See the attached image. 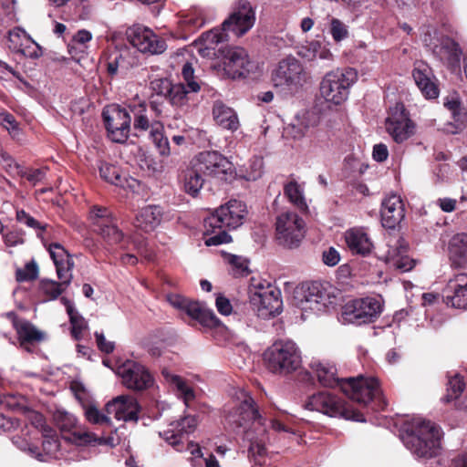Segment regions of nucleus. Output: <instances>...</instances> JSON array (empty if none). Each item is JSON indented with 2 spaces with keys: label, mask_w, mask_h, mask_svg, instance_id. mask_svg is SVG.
<instances>
[{
  "label": "nucleus",
  "mask_w": 467,
  "mask_h": 467,
  "mask_svg": "<svg viewBox=\"0 0 467 467\" xmlns=\"http://www.w3.org/2000/svg\"><path fill=\"white\" fill-rule=\"evenodd\" d=\"M105 126L111 140L122 143L126 141L130 130L131 118L125 108L113 105L102 112Z\"/></svg>",
  "instance_id": "nucleus-19"
},
{
  "label": "nucleus",
  "mask_w": 467,
  "mask_h": 467,
  "mask_svg": "<svg viewBox=\"0 0 467 467\" xmlns=\"http://www.w3.org/2000/svg\"><path fill=\"white\" fill-rule=\"evenodd\" d=\"M162 215L163 211L160 206H145L137 214L135 226L145 232H151L161 223Z\"/></svg>",
  "instance_id": "nucleus-33"
},
{
  "label": "nucleus",
  "mask_w": 467,
  "mask_h": 467,
  "mask_svg": "<svg viewBox=\"0 0 467 467\" xmlns=\"http://www.w3.org/2000/svg\"><path fill=\"white\" fill-rule=\"evenodd\" d=\"M130 44L141 53L161 54L166 48V42L154 32L141 25H133L126 30Z\"/></svg>",
  "instance_id": "nucleus-18"
},
{
  "label": "nucleus",
  "mask_w": 467,
  "mask_h": 467,
  "mask_svg": "<svg viewBox=\"0 0 467 467\" xmlns=\"http://www.w3.org/2000/svg\"><path fill=\"white\" fill-rule=\"evenodd\" d=\"M465 383L459 375L453 376L448 382V395L449 400L457 399L464 390Z\"/></svg>",
  "instance_id": "nucleus-58"
},
{
  "label": "nucleus",
  "mask_w": 467,
  "mask_h": 467,
  "mask_svg": "<svg viewBox=\"0 0 467 467\" xmlns=\"http://www.w3.org/2000/svg\"><path fill=\"white\" fill-rule=\"evenodd\" d=\"M196 426V418L194 416H186L180 420L171 422L167 430L160 432V436L176 451H182L181 443L183 435L192 432Z\"/></svg>",
  "instance_id": "nucleus-27"
},
{
  "label": "nucleus",
  "mask_w": 467,
  "mask_h": 467,
  "mask_svg": "<svg viewBox=\"0 0 467 467\" xmlns=\"http://www.w3.org/2000/svg\"><path fill=\"white\" fill-rule=\"evenodd\" d=\"M345 240L348 247L353 254L367 255L373 248L371 240L362 228H352L348 230L345 233Z\"/></svg>",
  "instance_id": "nucleus-32"
},
{
  "label": "nucleus",
  "mask_w": 467,
  "mask_h": 467,
  "mask_svg": "<svg viewBox=\"0 0 467 467\" xmlns=\"http://www.w3.org/2000/svg\"><path fill=\"white\" fill-rule=\"evenodd\" d=\"M449 254L453 265L462 266L467 264V234H456L451 238Z\"/></svg>",
  "instance_id": "nucleus-35"
},
{
  "label": "nucleus",
  "mask_w": 467,
  "mask_h": 467,
  "mask_svg": "<svg viewBox=\"0 0 467 467\" xmlns=\"http://www.w3.org/2000/svg\"><path fill=\"white\" fill-rule=\"evenodd\" d=\"M135 65V59L129 52L116 54L110 57L107 64V70L110 76L118 74L126 75Z\"/></svg>",
  "instance_id": "nucleus-40"
},
{
  "label": "nucleus",
  "mask_w": 467,
  "mask_h": 467,
  "mask_svg": "<svg viewBox=\"0 0 467 467\" xmlns=\"http://www.w3.org/2000/svg\"><path fill=\"white\" fill-rule=\"evenodd\" d=\"M161 373L165 380L173 386L177 395L182 399L185 406L189 407L190 402L195 399L193 389L182 377L172 374L166 368Z\"/></svg>",
  "instance_id": "nucleus-37"
},
{
  "label": "nucleus",
  "mask_w": 467,
  "mask_h": 467,
  "mask_svg": "<svg viewBox=\"0 0 467 467\" xmlns=\"http://www.w3.org/2000/svg\"><path fill=\"white\" fill-rule=\"evenodd\" d=\"M323 263L328 266H335L340 260L339 253L334 248L329 247L322 254Z\"/></svg>",
  "instance_id": "nucleus-63"
},
{
  "label": "nucleus",
  "mask_w": 467,
  "mask_h": 467,
  "mask_svg": "<svg viewBox=\"0 0 467 467\" xmlns=\"http://www.w3.org/2000/svg\"><path fill=\"white\" fill-rule=\"evenodd\" d=\"M246 214V205L241 201L231 200L221 205L204 219L205 234H211L206 237L205 244L212 246L229 243L231 236L227 231L242 225Z\"/></svg>",
  "instance_id": "nucleus-3"
},
{
  "label": "nucleus",
  "mask_w": 467,
  "mask_h": 467,
  "mask_svg": "<svg viewBox=\"0 0 467 467\" xmlns=\"http://www.w3.org/2000/svg\"><path fill=\"white\" fill-rule=\"evenodd\" d=\"M48 251L56 265L60 282L43 279L39 283V291L46 296L44 301L57 299L70 284L72 279L73 260L67 250L58 243L49 244Z\"/></svg>",
  "instance_id": "nucleus-6"
},
{
  "label": "nucleus",
  "mask_w": 467,
  "mask_h": 467,
  "mask_svg": "<svg viewBox=\"0 0 467 467\" xmlns=\"http://www.w3.org/2000/svg\"><path fill=\"white\" fill-rule=\"evenodd\" d=\"M433 53L449 65L457 64L460 60L461 51L457 43L449 37L442 38L439 44L430 43Z\"/></svg>",
  "instance_id": "nucleus-34"
},
{
  "label": "nucleus",
  "mask_w": 467,
  "mask_h": 467,
  "mask_svg": "<svg viewBox=\"0 0 467 467\" xmlns=\"http://www.w3.org/2000/svg\"><path fill=\"white\" fill-rule=\"evenodd\" d=\"M213 118L218 125L223 129L235 130L239 127L236 113L221 101H216L213 109Z\"/></svg>",
  "instance_id": "nucleus-36"
},
{
  "label": "nucleus",
  "mask_w": 467,
  "mask_h": 467,
  "mask_svg": "<svg viewBox=\"0 0 467 467\" xmlns=\"http://www.w3.org/2000/svg\"><path fill=\"white\" fill-rule=\"evenodd\" d=\"M20 426L19 420L15 418H7L0 414V430L4 432H11Z\"/></svg>",
  "instance_id": "nucleus-62"
},
{
  "label": "nucleus",
  "mask_w": 467,
  "mask_h": 467,
  "mask_svg": "<svg viewBox=\"0 0 467 467\" xmlns=\"http://www.w3.org/2000/svg\"><path fill=\"white\" fill-rule=\"evenodd\" d=\"M99 174L106 182L119 187L129 186V180L123 175L120 169L109 163H102L99 166Z\"/></svg>",
  "instance_id": "nucleus-43"
},
{
  "label": "nucleus",
  "mask_w": 467,
  "mask_h": 467,
  "mask_svg": "<svg viewBox=\"0 0 467 467\" xmlns=\"http://www.w3.org/2000/svg\"><path fill=\"white\" fill-rule=\"evenodd\" d=\"M203 176L202 172L199 171L198 167L192 161L191 167H189L183 174L184 191L192 196H196L203 186Z\"/></svg>",
  "instance_id": "nucleus-38"
},
{
  "label": "nucleus",
  "mask_w": 467,
  "mask_h": 467,
  "mask_svg": "<svg viewBox=\"0 0 467 467\" xmlns=\"http://www.w3.org/2000/svg\"><path fill=\"white\" fill-rule=\"evenodd\" d=\"M43 436V450L47 454H53L59 449V441L57 439V431L53 429H44Z\"/></svg>",
  "instance_id": "nucleus-49"
},
{
  "label": "nucleus",
  "mask_w": 467,
  "mask_h": 467,
  "mask_svg": "<svg viewBox=\"0 0 467 467\" xmlns=\"http://www.w3.org/2000/svg\"><path fill=\"white\" fill-rule=\"evenodd\" d=\"M172 83L167 78L156 79L151 82V88L158 96L166 98L171 88Z\"/></svg>",
  "instance_id": "nucleus-61"
},
{
  "label": "nucleus",
  "mask_w": 467,
  "mask_h": 467,
  "mask_svg": "<svg viewBox=\"0 0 467 467\" xmlns=\"http://www.w3.org/2000/svg\"><path fill=\"white\" fill-rule=\"evenodd\" d=\"M308 78V73L304 66L294 57L282 59L272 72L274 87L284 92L297 91Z\"/></svg>",
  "instance_id": "nucleus-11"
},
{
  "label": "nucleus",
  "mask_w": 467,
  "mask_h": 467,
  "mask_svg": "<svg viewBox=\"0 0 467 467\" xmlns=\"http://www.w3.org/2000/svg\"><path fill=\"white\" fill-rule=\"evenodd\" d=\"M444 106L451 112L454 121V130H451V132H460L463 129L464 123L467 119V114L464 108L462 107L460 100L456 98H451V99L444 101Z\"/></svg>",
  "instance_id": "nucleus-42"
},
{
  "label": "nucleus",
  "mask_w": 467,
  "mask_h": 467,
  "mask_svg": "<svg viewBox=\"0 0 467 467\" xmlns=\"http://www.w3.org/2000/svg\"><path fill=\"white\" fill-rule=\"evenodd\" d=\"M267 368L278 375H288L296 371L302 364L301 352L291 340L276 341L264 353Z\"/></svg>",
  "instance_id": "nucleus-7"
},
{
  "label": "nucleus",
  "mask_w": 467,
  "mask_h": 467,
  "mask_svg": "<svg viewBox=\"0 0 467 467\" xmlns=\"http://www.w3.org/2000/svg\"><path fill=\"white\" fill-rule=\"evenodd\" d=\"M328 286V284L311 282L303 284L295 291L294 305L302 311V318L306 313H322L333 304Z\"/></svg>",
  "instance_id": "nucleus-9"
},
{
  "label": "nucleus",
  "mask_w": 467,
  "mask_h": 467,
  "mask_svg": "<svg viewBox=\"0 0 467 467\" xmlns=\"http://www.w3.org/2000/svg\"><path fill=\"white\" fill-rule=\"evenodd\" d=\"M192 161L204 176L227 180L233 173V164L217 151H202Z\"/></svg>",
  "instance_id": "nucleus-21"
},
{
  "label": "nucleus",
  "mask_w": 467,
  "mask_h": 467,
  "mask_svg": "<svg viewBox=\"0 0 467 467\" xmlns=\"http://www.w3.org/2000/svg\"><path fill=\"white\" fill-rule=\"evenodd\" d=\"M330 34L336 42H339L345 39L348 35L347 26L337 18H332L330 20Z\"/></svg>",
  "instance_id": "nucleus-57"
},
{
  "label": "nucleus",
  "mask_w": 467,
  "mask_h": 467,
  "mask_svg": "<svg viewBox=\"0 0 467 467\" xmlns=\"http://www.w3.org/2000/svg\"><path fill=\"white\" fill-rule=\"evenodd\" d=\"M229 35L226 31L221 28H213L207 31L199 37L196 45L199 47V54L203 57H215L218 55L216 46L220 43L228 41Z\"/></svg>",
  "instance_id": "nucleus-31"
},
{
  "label": "nucleus",
  "mask_w": 467,
  "mask_h": 467,
  "mask_svg": "<svg viewBox=\"0 0 467 467\" xmlns=\"http://www.w3.org/2000/svg\"><path fill=\"white\" fill-rule=\"evenodd\" d=\"M85 417L87 420L92 424H107L111 423L109 414H104L95 405H87L84 407Z\"/></svg>",
  "instance_id": "nucleus-47"
},
{
  "label": "nucleus",
  "mask_w": 467,
  "mask_h": 467,
  "mask_svg": "<svg viewBox=\"0 0 467 467\" xmlns=\"http://www.w3.org/2000/svg\"><path fill=\"white\" fill-rule=\"evenodd\" d=\"M446 304L455 308L467 309V274L455 275L448 282Z\"/></svg>",
  "instance_id": "nucleus-28"
},
{
  "label": "nucleus",
  "mask_w": 467,
  "mask_h": 467,
  "mask_svg": "<svg viewBox=\"0 0 467 467\" xmlns=\"http://www.w3.org/2000/svg\"><path fill=\"white\" fill-rule=\"evenodd\" d=\"M196 426V418L194 416H186L180 420L171 422L167 430L160 432V436L176 451H182L181 443L183 435L192 432Z\"/></svg>",
  "instance_id": "nucleus-26"
},
{
  "label": "nucleus",
  "mask_w": 467,
  "mask_h": 467,
  "mask_svg": "<svg viewBox=\"0 0 467 467\" xmlns=\"http://www.w3.org/2000/svg\"><path fill=\"white\" fill-rule=\"evenodd\" d=\"M304 408L330 417H341L360 422L366 420L362 413L347 405L337 397L325 391L311 395L305 402Z\"/></svg>",
  "instance_id": "nucleus-10"
},
{
  "label": "nucleus",
  "mask_w": 467,
  "mask_h": 467,
  "mask_svg": "<svg viewBox=\"0 0 467 467\" xmlns=\"http://www.w3.org/2000/svg\"><path fill=\"white\" fill-rule=\"evenodd\" d=\"M400 437L406 448L420 458L434 457L441 448L440 428L420 418L404 422Z\"/></svg>",
  "instance_id": "nucleus-4"
},
{
  "label": "nucleus",
  "mask_w": 467,
  "mask_h": 467,
  "mask_svg": "<svg viewBox=\"0 0 467 467\" xmlns=\"http://www.w3.org/2000/svg\"><path fill=\"white\" fill-rule=\"evenodd\" d=\"M0 119L3 127L9 132L13 138H17L20 134V130L16 118L8 113L3 112L0 114Z\"/></svg>",
  "instance_id": "nucleus-56"
},
{
  "label": "nucleus",
  "mask_w": 467,
  "mask_h": 467,
  "mask_svg": "<svg viewBox=\"0 0 467 467\" xmlns=\"http://www.w3.org/2000/svg\"><path fill=\"white\" fill-rule=\"evenodd\" d=\"M89 220L93 231L97 233L106 244L113 245L122 241L124 234L122 231L119 229L116 219L109 209L94 206L90 211Z\"/></svg>",
  "instance_id": "nucleus-16"
},
{
  "label": "nucleus",
  "mask_w": 467,
  "mask_h": 467,
  "mask_svg": "<svg viewBox=\"0 0 467 467\" xmlns=\"http://www.w3.org/2000/svg\"><path fill=\"white\" fill-rule=\"evenodd\" d=\"M227 260L234 276H244L249 274V261L246 258L231 254Z\"/></svg>",
  "instance_id": "nucleus-48"
},
{
  "label": "nucleus",
  "mask_w": 467,
  "mask_h": 467,
  "mask_svg": "<svg viewBox=\"0 0 467 467\" xmlns=\"http://www.w3.org/2000/svg\"><path fill=\"white\" fill-rule=\"evenodd\" d=\"M68 316L72 327L71 334L76 340H79L83 332L88 328L87 321L78 311Z\"/></svg>",
  "instance_id": "nucleus-51"
},
{
  "label": "nucleus",
  "mask_w": 467,
  "mask_h": 467,
  "mask_svg": "<svg viewBox=\"0 0 467 467\" xmlns=\"http://www.w3.org/2000/svg\"><path fill=\"white\" fill-rule=\"evenodd\" d=\"M305 236V222L294 212H283L275 219V238L286 248L299 246Z\"/></svg>",
  "instance_id": "nucleus-12"
},
{
  "label": "nucleus",
  "mask_w": 467,
  "mask_h": 467,
  "mask_svg": "<svg viewBox=\"0 0 467 467\" xmlns=\"http://www.w3.org/2000/svg\"><path fill=\"white\" fill-rule=\"evenodd\" d=\"M187 450L190 451L192 458L190 459L192 467H203V453L198 444L191 441L188 444Z\"/></svg>",
  "instance_id": "nucleus-60"
},
{
  "label": "nucleus",
  "mask_w": 467,
  "mask_h": 467,
  "mask_svg": "<svg viewBox=\"0 0 467 467\" xmlns=\"http://www.w3.org/2000/svg\"><path fill=\"white\" fill-rule=\"evenodd\" d=\"M116 374L121 378L122 384L129 389L143 391L154 384V379L142 364L127 359L116 368Z\"/></svg>",
  "instance_id": "nucleus-15"
},
{
  "label": "nucleus",
  "mask_w": 467,
  "mask_h": 467,
  "mask_svg": "<svg viewBox=\"0 0 467 467\" xmlns=\"http://www.w3.org/2000/svg\"><path fill=\"white\" fill-rule=\"evenodd\" d=\"M26 420L36 429L39 430L41 433L44 429H50L51 427L46 423L44 416L35 410L28 411L26 414Z\"/></svg>",
  "instance_id": "nucleus-59"
},
{
  "label": "nucleus",
  "mask_w": 467,
  "mask_h": 467,
  "mask_svg": "<svg viewBox=\"0 0 467 467\" xmlns=\"http://www.w3.org/2000/svg\"><path fill=\"white\" fill-rule=\"evenodd\" d=\"M16 220L26 224L27 227L32 228L34 230L38 231L37 236L42 238V232L46 230L47 224H43L38 222L36 219L32 217L29 213L25 212L24 210H19L16 212Z\"/></svg>",
  "instance_id": "nucleus-52"
},
{
  "label": "nucleus",
  "mask_w": 467,
  "mask_h": 467,
  "mask_svg": "<svg viewBox=\"0 0 467 467\" xmlns=\"http://www.w3.org/2000/svg\"><path fill=\"white\" fill-rule=\"evenodd\" d=\"M167 301L175 308L185 312L190 317L197 320L205 327H215L219 320L213 310L208 309L203 304L179 295L170 294L167 296Z\"/></svg>",
  "instance_id": "nucleus-20"
},
{
  "label": "nucleus",
  "mask_w": 467,
  "mask_h": 467,
  "mask_svg": "<svg viewBox=\"0 0 467 467\" xmlns=\"http://www.w3.org/2000/svg\"><path fill=\"white\" fill-rule=\"evenodd\" d=\"M217 310L219 313L224 316H228L232 313L233 307L230 300L223 296H219L215 302Z\"/></svg>",
  "instance_id": "nucleus-64"
},
{
  "label": "nucleus",
  "mask_w": 467,
  "mask_h": 467,
  "mask_svg": "<svg viewBox=\"0 0 467 467\" xmlns=\"http://www.w3.org/2000/svg\"><path fill=\"white\" fill-rule=\"evenodd\" d=\"M163 127L156 122L151 125L150 138L161 156H169L171 153L170 143L168 139L163 135Z\"/></svg>",
  "instance_id": "nucleus-44"
},
{
  "label": "nucleus",
  "mask_w": 467,
  "mask_h": 467,
  "mask_svg": "<svg viewBox=\"0 0 467 467\" xmlns=\"http://www.w3.org/2000/svg\"><path fill=\"white\" fill-rule=\"evenodd\" d=\"M6 316L12 321L21 346L38 343L45 339V333L37 329L31 322L17 317L14 312H9Z\"/></svg>",
  "instance_id": "nucleus-29"
},
{
  "label": "nucleus",
  "mask_w": 467,
  "mask_h": 467,
  "mask_svg": "<svg viewBox=\"0 0 467 467\" xmlns=\"http://www.w3.org/2000/svg\"><path fill=\"white\" fill-rule=\"evenodd\" d=\"M11 441L20 451L38 461H43V455L39 452L37 446L30 441V431L26 424L20 429V434L12 436Z\"/></svg>",
  "instance_id": "nucleus-39"
},
{
  "label": "nucleus",
  "mask_w": 467,
  "mask_h": 467,
  "mask_svg": "<svg viewBox=\"0 0 467 467\" xmlns=\"http://www.w3.org/2000/svg\"><path fill=\"white\" fill-rule=\"evenodd\" d=\"M248 296L250 306L258 317L268 319L282 312L281 292L266 280L252 277Z\"/></svg>",
  "instance_id": "nucleus-5"
},
{
  "label": "nucleus",
  "mask_w": 467,
  "mask_h": 467,
  "mask_svg": "<svg viewBox=\"0 0 467 467\" xmlns=\"http://www.w3.org/2000/svg\"><path fill=\"white\" fill-rule=\"evenodd\" d=\"M38 276V265L32 260L23 268H18L16 272V278L18 282L33 281Z\"/></svg>",
  "instance_id": "nucleus-50"
},
{
  "label": "nucleus",
  "mask_w": 467,
  "mask_h": 467,
  "mask_svg": "<svg viewBox=\"0 0 467 467\" xmlns=\"http://www.w3.org/2000/svg\"><path fill=\"white\" fill-rule=\"evenodd\" d=\"M238 399L240 402L227 411L226 422L236 433L244 434V439L249 441L248 456L255 463L262 464L260 458L266 451V430L263 419L251 396L241 391Z\"/></svg>",
  "instance_id": "nucleus-1"
},
{
  "label": "nucleus",
  "mask_w": 467,
  "mask_h": 467,
  "mask_svg": "<svg viewBox=\"0 0 467 467\" xmlns=\"http://www.w3.org/2000/svg\"><path fill=\"white\" fill-rule=\"evenodd\" d=\"M255 23V11L247 0H238L231 15L223 22V29L236 37L245 35Z\"/></svg>",
  "instance_id": "nucleus-17"
},
{
  "label": "nucleus",
  "mask_w": 467,
  "mask_h": 467,
  "mask_svg": "<svg viewBox=\"0 0 467 467\" xmlns=\"http://www.w3.org/2000/svg\"><path fill=\"white\" fill-rule=\"evenodd\" d=\"M184 22L193 29H198L206 24L207 19L203 10L194 9L185 16Z\"/></svg>",
  "instance_id": "nucleus-54"
},
{
  "label": "nucleus",
  "mask_w": 467,
  "mask_h": 467,
  "mask_svg": "<svg viewBox=\"0 0 467 467\" xmlns=\"http://www.w3.org/2000/svg\"><path fill=\"white\" fill-rule=\"evenodd\" d=\"M389 249L384 255L385 262L394 269L400 272H408L414 267V261L408 254V244L401 237L390 239L388 243Z\"/></svg>",
  "instance_id": "nucleus-24"
},
{
  "label": "nucleus",
  "mask_w": 467,
  "mask_h": 467,
  "mask_svg": "<svg viewBox=\"0 0 467 467\" xmlns=\"http://www.w3.org/2000/svg\"><path fill=\"white\" fill-rule=\"evenodd\" d=\"M358 80L354 68H337L327 73L320 82V95L328 103L340 105L349 95L350 87Z\"/></svg>",
  "instance_id": "nucleus-8"
},
{
  "label": "nucleus",
  "mask_w": 467,
  "mask_h": 467,
  "mask_svg": "<svg viewBox=\"0 0 467 467\" xmlns=\"http://www.w3.org/2000/svg\"><path fill=\"white\" fill-rule=\"evenodd\" d=\"M381 303L374 297L354 299L342 309V317L348 323L361 325L373 322L381 312Z\"/></svg>",
  "instance_id": "nucleus-14"
},
{
  "label": "nucleus",
  "mask_w": 467,
  "mask_h": 467,
  "mask_svg": "<svg viewBox=\"0 0 467 467\" xmlns=\"http://www.w3.org/2000/svg\"><path fill=\"white\" fill-rule=\"evenodd\" d=\"M413 79L422 93V95L429 99H436L439 95V89L434 82L431 68L423 62H419L415 65L412 71Z\"/></svg>",
  "instance_id": "nucleus-30"
},
{
  "label": "nucleus",
  "mask_w": 467,
  "mask_h": 467,
  "mask_svg": "<svg viewBox=\"0 0 467 467\" xmlns=\"http://www.w3.org/2000/svg\"><path fill=\"white\" fill-rule=\"evenodd\" d=\"M182 75L185 81L184 85L187 86L190 91L198 92L200 90V83L194 78V70L192 64L186 63L183 65Z\"/></svg>",
  "instance_id": "nucleus-55"
},
{
  "label": "nucleus",
  "mask_w": 467,
  "mask_h": 467,
  "mask_svg": "<svg viewBox=\"0 0 467 467\" xmlns=\"http://www.w3.org/2000/svg\"><path fill=\"white\" fill-rule=\"evenodd\" d=\"M298 55L308 61H312L317 58L327 61H331L333 59V54L330 50L318 41H312L306 46L302 47Z\"/></svg>",
  "instance_id": "nucleus-41"
},
{
  "label": "nucleus",
  "mask_w": 467,
  "mask_h": 467,
  "mask_svg": "<svg viewBox=\"0 0 467 467\" xmlns=\"http://www.w3.org/2000/svg\"><path fill=\"white\" fill-rule=\"evenodd\" d=\"M310 367L322 386L327 388L339 386L350 400L360 404L366 405L369 401L375 400L379 410H384L387 406V401L376 378L358 376L339 379L336 377V367L329 363L316 360L311 362Z\"/></svg>",
  "instance_id": "nucleus-2"
},
{
  "label": "nucleus",
  "mask_w": 467,
  "mask_h": 467,
  "mask_svg": "<svg viewBox=\"0 0 467 467\" xmlns=\"http://www.w3.org/2000/svg\"><path fill=\"white\" fill-rule=\"evenodd\" d=\"M381 222L382 225L389 229H394L405 217L404 203L400 196L389 194L381 203Z\"/></svg>",
  "instance_id": "nucleus-25"
},
{
  "label": "nucleus",
  "mask_w": 467,
  "mask_h": 467,
  "mask_svg": "<svg viewBox=\"0 0 467 467\" xmlns=\"http://www.w3.org/2000/svg\"><path fill=\"white\" fill-rule=\"evenodd\" d=\"M108 414L114 415L115 419L123 421H137L140 405L137 400L130 395H120L106 404Z\"/></svg>",
  "instance_id": "nucleus-23"
},
{
  "label": "nucleus",
  "mask_w": 467,
  "mask_h": 467,
  "mask_svg": "<svg viewBox=\"0 0 467 467\" xmlns=\"http://www.w3.org/2000/svg\"><path fill=\"white\" fill-rule=\"evenodd\" d=\"M215 57L220 61L218 67L231 78L244 77L250 72L249 56L243 47H222Z\"/></svg>",
  "instance_id": "nucleus-13"
},
{
  "label": "nucleus",
  "mask_w": 467,
  "mask_h": 467,
  "mask_svg": "<svg viewBox=\"0 0 467 467\" xmlns=\"http://www.w3.org/2000/svg\"><path fill=\"white\" fill-rule=\"evenodd\" d=\"M130 111L134 116V129L145 131L150 128L149 118L146 114V108L144 104L134 105L130 107Z\"/></svg>",
  "instance_id": "nucleus-46"
},
{
  "label": "nucleus",
  "mask_w": 467,
  "mask_h": 467,
  "mask_svg": "<svg viewBox=\"0 0 467 467\" xmlns=\"http://www.w3.org/2000/svg\"><path fill=\"white\" fill-rule=\"evenodd\" d=\"M285 194L288 197L290 202L299 208L306 207V202L300 187L296 182H289L285 187Z\"/></svg>",
  "instance_id": "nucleus-53"
},
{
  "label": "nucleus",
  "mask_w": 467,
  "mask_h": 467,
  "mask_svg": "<svg viewBox=\"0 0 467 467\" xmlns=\"http://www.w3.org/2000/svg\"><path fill=\"white\" fill-rule=\"evenodd\" d=\"M191 92L187 86L182 83L172 84L166 99L173 105L181 107L187 101V94Z\"/></svg>",
  "instance_id": "nucleus-45"
},
{
  "label": "nucleus",
  "mask_w": 467,
  "mask_h": 467,
  "mask_svg": "<svg viewBox=\"0 0 467 467\" xmlns=\"http://www.w3.org/2000/svg\"><path fill=\"white\" fill-rule=\"evenodd\" d=\"M386 130L397 143L408 140L414 133V125L408 118L404 106L396 104L386 119Z\"/></svg>",
  "instance_id": "nucleus-22"
}]
</instances>
